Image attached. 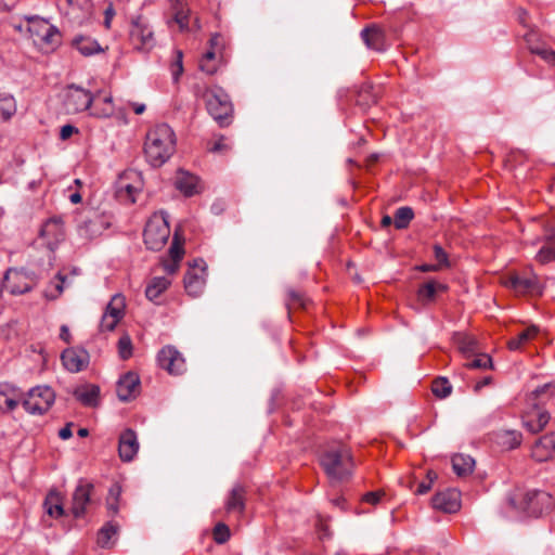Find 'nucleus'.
Instances as JSON below:
<instances>
[{"label":"nucleus","instance_id":"f257e3e1","mask_svg":"<svg viewBox=\"0 0 555 555\" xmlns=\"http://www.w3.org/2000/svg\"><path fill=\"white\" fill-rule=\"evenodd\" d=\"M176 151V135L167 124L151 129L145 139L144 154L153 167L164 165Z\"/></svg>","mask_w":555,"mask_h":555},{"label":"nucleus","instance_id":"f03ea898","mask_svg":"<svg viewBox=\"0 0 555 555\" xmlns=\"http://www.w3.org/2000/svg\"><path fill=\"white\" fill-rule=\"evenodd\" d=\"M320 464L326 475L335 480H345L354 466L350 449L344 444L330 447L320 456Z\"/></svg>","mask_w":555,"mask_h":555},{"label":"nucleus","instance_id":"7ed1b4c3","mask_svg":"<svg viewBox=\"0 0 555 555\" xmlns=\"http://www.w3.org/2000/svg\"><path fill=\"white\" fill-rule=\"evenodd\" d=\"M202 98L208 114L220 127H227L233 119V105L228 93L221 88H207Z\"/></svg>","mask_w":555,"mask_h":555},{"label":"nucleus","instance_id":"20e7f679","mask_svg":"<svg viewBox=\"0 0 555 555\" xmlns=\"http://www.w3.org/2000/svg\"><path fill=\"white\" fill-rule=\"evenodd\" d=\"M99 498L95 496L94 485L87 479H79L73 495L70 512L75 518H81L86 515L88 507L98 505Z\"/></svg>","mask_w":555,"mask_h":555},{"label":"nucleus","instance_id":"39448f33","mask_svg":"<svg viewBox=\"0 0 555 555\" xmlns=\"http://www.w3.org/2000/svg\"><path fill=\"white\" fill-rule=\"evenodd\" d=\"M144 243L151 250H159L170 236V228L163 215L153 216L145 224Z\"/></svg>","mask_w":555,"mask_h":555},{"label":"nucleus","instance_id":"423d86ee","mask_svg":"<svg viewBox=\"0 0 555 555\" xmlns=\"http://www.w3.org/2000/svg\"><path fill=\"white\" fill-rule=\"evenodd\" d=\"M55 400V393L49 386H36L31 388L23 400L24 409L34 415L47 413Z\"/></svg>","mask_w":555,"mask_h":555},{"label":"nucleus","instance_id":"0eeeda50","mask_svg":"<svg viewBox=\"0 0 555 555\" xmlns=\"http://www.w3.org/2000/svg\"><path fill=\"white\" fill-rule=\"evenodd\" d=\"M555 505L553 496L543 490H529L522 495L520 507L528 515L539 517L550 513Z\"/></svg>","mask_w":555,"mask_h":555},{"label":"nucleus","instance_id":"6e6552de","mask_svg":"<svg viewBox=\"0 0 555 555\" xmlns=\"http://www.w3.org/2000/svg\"><path fill=\"white\" fill-rule=\"evenodd\" d=\"M112 224V217L105 212L89 211L78 225V234L82 238L93 240L100 236Z\"/></svg>","mask_w":555,"mask_h":555},{"label":"nucleus","instance_id":"1a4fd4ad","mask_svg":"<svg viewBox=\"0 0 555 555\" xmlns=\"http://www.w3.org/2000/svg\"><path fill=\"white\" fill-rule=\"evenodd\" d=\"M94 101L92 93L75 83L67 87L64 107L67 113L76 114L89 109Z\"/></svg>","mask_w":555,"mask_h":555},{"label":"nucleus","instance_id":"9d476101","mask_svg":"<svg viewBox=\"0 0 555 555\" xmlns=\"http://www.w3.org/2000/svg\"><path fill=\"white\" fill-rule=\"evenodd\" d=\"M130 40L134 49L139 51L147 52L155 46L154 33L141 16L131 23Z\"/></svg>","mask_w":555,"mask_h":555},{"label":"nucleus","instance_id":"9b49d317","mask_svg":"<svg viewBox=\"0 0 555 555\" xmlns=\"http://www.w3.org/2000/svg\"><path fill=\"white\" fill-rule=\"evenodd\" d=\"M143 189L141 173L137 170L125 171L118 181L117 192L120 197H127L131 203H135L137 195Z\"/></svg>","mask_w":555,"mask_h":555},{"label":"nucleus","instance_id":"f8f14e48","mask_svg":"<svg viewBox=\"0 0 555 555\" xmlns=\"http://www.w3.org/2000/svg\"><path fill=\"white\" fill-rule=\"evenodd\" d=\"M158 364L169 374L180 375L185 371V361L182 354L172 346L160 349L157 356Z\"/></svg>","mask_w":555,"mask_h":555},{"label":"nucleus","instance_id":"ddd939ff","mask_svg":"<svg viewBox=\"0 0 555 555\" xmlns=\"http://www.w3.org/2000/svg\"><path fill=\"white\" fill-rule=\"evenodd\" d=\"M140 377L137 373L129 371L121 375L116 384V393L120 401L127 402L140 393Z\"/></svg>","mask_w":555,"mask_h":555},{"label":"nucleus","instance_id":"4468645a","mask_svg":"<svg viewBox=\"0 0 555 555\" xmlns=\"http://www.w3.org/2000/svg\"><path fill=\"white\" fill-rule=\"evenodd\" d=\"M502 285L518 296H541L544 289L542 280H501Z\"/></svg>","mask_w":555,"mask_h":555},{"label":"nucleus","instance_id":"2eb2a0df","mask_svg":"<svg viewBox=\"0 0 555 555\" xmlns=\"http://www.w3.org/2000/svg\"><path fill=\"white\" fill-rule=\"evenodd\" d=\"M433 507L444 513H455L461 507L460 492L455 489H448L438 492L431 499Z\"/></svg>","mask_w":555,"mask_h":555},{"label":"nucleus","instance_id":"dca6fc26","mask_svg":"<svg viewBox=\"0 0 555 555\" xmlns=\"http://www.w3.org/2000/svg\"><path fill=\"white\" fill-rule=\"evenodd\" d=\"M89 353L85 349L68 348L62 352L61 359L65 369L72 373L82 371L89 364Z\"/></svg>","mask_w":555,"mask_h":555},{"label":"nucleus","instance_id":"f3484780","mask_svg":"<svg viewBox=\"0 0 555 555\" xmlns=\"http://www.w3.org/2000/svg\"><path fill=\"white\" fill-rule=\"evenodd\" d=\"M139 451L137 434L131 428H127L119 436L118 453L124 462H131Z\"/></svg>","mask_w":555,"mask_h":555},{"label":"nucleus","instance_id":"a211bd4d","mask_svg":"<svg viewBox=\"0 0 555 555\" xmlns=\"http://www.w3.org/2000/svg\"><path fill=\"white\" fill-rule=\"evenodd\" d=\"M361 38L367 48L377 52H384L387 49L386 34L377 25H371L362 29Z\"/></svg>","mask_w":555,"mask_h":555},{"label":"nucleus","instance_id":"6ab92c4d","mask_svg":"<svg viewBox=\"0 0 555 555\" xmlns=\"http://www.w3.org/2000/svg\"><path fill=\"white\" fill-rule=\"evenodd\" d=\"M246 495L247 490L243 485H234L224 502L225 511L228 513H236L238 515H243L246 507Z\"/></svg>","mask_w":555,"mask_h":555},{"label":"nucleus","instance_id":"aec40b11","mask_svg":"<svg viewBox=\"0 0 555 555\" xmlns=\"http://www.w3.org/2000/svg\"><path fill=\"white\" fill-rule=\"evenodd\" d=\"M555 454V433L541 437L532 448V457L538 462H545Z\"/></svg>","mask_w":555,"mask_h":555},{"label":"nucleus","instance_id":"412c9836","mask_svg":"<svg viewBox=\"0 0 555 555\" xmlns=\"http://www.w3.org/2000/svg\"><path fill=\"white\" fill-rule=\"evenodd\" d=\"M73 395L82 405L94 408L98 406L100 401V387L94 384H87L77 387Z\"/></svg>","mask_w":555,"mask_h":555},{"label":"nucleus","instance_id":"4be33fe9","mask_svg":"<svg viewBox=\"0 0 555 555\" xmlns=\"http://www.w3.org/2000/svg\"><path fill=\"white\" fill-rule=\"evenodd\" d=\"M175 185L184 196L190 197L197 193L198 178L179 169L176 175Z\"/></svg>","mask_w":555,"mask_h":555},{"label":"nucleus","instance_id":"5701e85b","mask_svg":"<svg viewBox=\"0 0 555 555\" xmlns=\"http://www.w3.org/2000/svg\"><path fill=\"white\" fill-rule=\"evenodd\" d=\"M453 340L460 352L466 358H470L480 351L477 339L470 335L456 333Z\"/></svg>","mask_w":555,"mask_h":555},{"label":"nucleus","instance_id":"b1692460","mask_svg":"<svg viewBox=\"0 0 555 555\" xmlns=\"http://www.w3.org/2000/svg\"><path fill=\"white\" fill-rule=\"evenodd\" d=\"M183 254L184 250L182 245L177 241H173L169 248V259L162 262L166 274L173 275L177 273L178 263L182 259Z\"/></svg>","mask_w":555,"mask_h":555},{"label":"nucleus","instance_id":"393cba45","mask_svg":"<svg viewBox=\"0 0 555 555\" xmlns=\"http://www.w3.org/2000/svg\"><path fill=\"white\" fill-rule=\"evenodd\" d=\"M18 404L16 389L9 384H0V411H13Z\"/></svg>","mask_w":555,"mask_h":555},{"label":"nucleus","instance_id":"a878e982","mask_svg":"<svg viewBox=\"0 0 555 555\" xmlns=\"http://www.w3.org/2000/svg\"><path fill=\"white\" fill-rule=\"evenodd\" d=\"M29 29L48 44L54 43L55 39L60 36L59 30L46 21H38Z\"/></svg>","mask_w":555,"mask_h":555},{"label":"nucleus","instance_id":"bb28decb","mask_svg":"<svg viewBox=\"0 0 555 555\" xmlns=\"http://www.w3.org/2000/svg\"><path fill=\"white\" fill-rule=\"evenodd\" d=\"M44 507L51 517L59 518L65 514L64 507H63V499L60 494V492L55 490H51L46 500H44Z\"/></svg>","mask_w":555,"mask_h":555},{"label":"nucleus","instance_id":"cd10ccee","mask_svg":"<svg viewBox=\"0 0 555 555\" xmlns=\"http://www.w3.org/2000/svg\"><path fill=\"white\" fill-rule=\"evenodd\" d=\"M171 9L173 11L172 21L179 25L181 30L188 29L190 10L185 0H171Z\"/></svg>","mask_w":555,"mask_h":555},{"label":"nucleus","instance_id":"c85d7f7f","mask_svg":"<svg viewBox=\"0 0 555 555\" xmlns=\"http://www.w3.org/2000/svg\"><path fill=\"white\" fill-rule=\"evenodd\" d=\"M474 466L475 460L469 455L456 454L452 457L453 470L460 477L469 475Z\"/></svg>","mask_w":555,"mask_h":555},{"label":"nucleus","instance_id":"c756f323","mask_svg":"<svg viewBox=\"0 0 555 555\" xmlns=\"http://www.w3.org/2000/svg\"><path fill=\"white\" fill-rule=\"evenodd\" d=\"M73 46L85 56L102 51L99 42L90 37L78 36L74 38Z\"/></svg>","mask_w":555,"mask_h":555},{"label":"nucleus","instance_id":"7c9ffc66","mask_svg":"<svg viewBox=\"0 0 555 555\" xmlns=\"http://www.w3.org/2000/svg\"><path fill=\"white\" fill-rule=\"evenodd\" d=\"M537 260L542 264L555 260V233L545 236L544 244L537 254Z\"/></svg>","mask_w":555,"mask_h":555},{"label":"nucleus","instance_id":"2f4dec72","mask_svg":"<svg viewBox=\"0 0 555 555\" xmlns=\"http://www.w3.org/2000/svg\"><path fill=\"white\" fill-rule=\"evenodd\" d=\"M356 102L362 108L370 107L372 104L377 102V94L374 92V88L370 83H363L357 90Z\"/></svg>","mask_w":555,"mask_h":555},{"label":"nucleus","instance_id":"473e14b6","mask_svg":"<svg viewBox=\"0 0 555 555\" xmlns=\"http://www.w3.org/2000/svg\"><path fill=\"white\" fill-rule=\"evenodd\" d=\"M119 526L116 522H106L98 532L96 542L101 547H109L111 539L118 533Z\"/></svg>","mask_w":555,"mask_h":555},{"label":"nucleus","instance_id":"72a5a7b5","mask_svg":"<svg viewBox=\"0 0 555 555\" xmlns=\"http://www.w3.org/2000/svg\"><path fill=\"white\" fill-rule=\"evenodd\" d=\"M125 297L116 294L112 297L104 311L105 314L122 320L125 315Z\"/></svg>","mask_w":555,"mask_h":555},{"label":"nucleus","instance_id":"f704fd0d","mask_svg":"<svg viewBox=\"0 0 555 555\" xmlns=\"http://www.w3.org/2000/svg\"><path fill=\"white\" fill-rule=\"evenodd\" d=\"M538 332H539V328L534 325H531V326L525 328L524 331L518 333L516 337L509 339L508 348L511 350L519 349L524 344H526L527 341H529L530 339L535 337Z\"/></svg>","mask_w":555,"mask_h":555},{"label":"nucleus","instance_id":"c9c22d12","mask_svg":"<svg viewBox=\"0 0 555 555\" xmlns=\"http://www.w3.org/2000/svg\"><path fill=\"white\" fill-rule=\"evenodd\" d=\"M436 289H435V280H429L426 283H423L420 285L416 296L417 300L423 305L426 306L430 302H434L436 299Z\"/></svg>","mask_w":555,"mask_h":555},{"label":"nucleus","instance_id":"e433bc0d","mask_svg":"<svg viewBox=\"0 0 555 555\" xmlns=\"http://www.w3.org/2000/svg\"><path fill=\"white\" fill-rule=\"evenodd\" d=\"M434 257L436 260L435 264H424L421 267L423 272L430 270H439L443 267H449L448 254L440 245H434Z\"/></svg>","mask_w":555,"mask_h":555},{"label":"nucleus","instance_id":"4c0bfd02","mask_svg":"<svg viewBox=\"0 0 555 555\" xmlns=\"http://www.w3.org/2000/svg\"><path fill=\"white\" fill-rule=\"evenodd\" d=\"M414 218V211L411 207L404 206L396 210L393 216V223L396 229L402 230L409 227Z\"/></svg>","mask_w":555,"mask_h":555},{"label":"nucleus","instance_id":"58836bf2","mask_svg":"<svg viewBox=\"0 0 555 555\" xmlns=\"http://www.w3.org/2000/svg\"><path fill=\"white\" fill-rule=\"evenodd\" d=\"M170 286V280H153L145 288V295L149 300L155 301Z\"/></svg>","mask_w":555,"mask_h":555},{"label":"nucleus","instance_id":"ea45409f","mask_svg":"<svg viewBox=\"0 0 555 555\" xmlns=\"http://www.w3.org/2000/svg\"><path fill=\"white\" fill-rule=\"evenodd\" d=\"M550 418L551 416L548 412H538L534 418L526 421L525 426L530 433L537 434L544 429V427L548 424Z\"/></svg>","mask_w":555,"mask_h":555},{"label":"nucleus","instance_id":"a19ab883","mask_svg":"<svg viewBox=\"0 0 555 555\" xmlns=\"http://www.w3.org/2000/svg\"><path fill=\"white\" fill-rule=\"evenodd\" d=\"M500 443L507 449H515L520 446L522 440L521 433L517 430H503L499 435Z\"/></svg>","mask_w":555,"mask_h":555},{"label":"nucleus","instance_id":"79ce46f5","mask_svg":"<svg viewBox=\"0 0 555 555\" xmlns=\"http://www.w3.org/2000/svg\"><path fill=\"white\" fill-rule=\"evenodd\" d=\"M433 393L440 399L449 397L452 392V386L446 377H438L431 385Z\"/></svg>","mask_w":555,"mask_h":555},{"label":"nucleus","instance_id":"37998d69","mask_svg":"<svg viewBox=\"0 0 555 555\" xmlns=\"http://www.w3.org/2000/svg\"><path fill=\"white\" fill-rule=\"evenodd\" d=\"M207 263L204 259L197 258L189 263V270L184 278H203L207 275Z\"/></svg>","mask_w":555,"mask_h":555},{"label":"nucleus","instance_id":"c03bdc74","mask_svg":"<svg viewBox=\"0 0 555 555\" xmlns=\"http://www.w3.org/2000/svg\"><path fill=\"white\" fill-rule=\"evenodd\" d=\"M16 112L14 98L11 95L0 98V117L10 119Z\"/></svg>","mask_w":555,"mask_h":555},{"label":"nucleus","instance_id":"a18cd8bd","mask_svg":"<svg viewBox=\"0 0 555 555\" xmlns=\"http://www.w3.org/2000/svg\"><path fill=\"white\" fill-rule=\"evenodd\" d=\"M475 359L465 363V366L468 369H488L492 367V360L489 354L481 353L480 351L477 354H474Z\"/></svg>","mask_w":555,"mask_h":555},{"label":"nucleus","instance_id":"49530a36","mask_svg":"<svg viewBox=\"0 0 555 555\" xmlns=\"http://www.w3.org/2000/svg\"><path fill=\"white\" fill-rule=\"evenodd\" d=\"M185 292L191 297L199 296L205 287V280H183Z\"/></svg>","mask_w":555,"mask_h":555},{"label":"nucleus","instance_id":"de8ad7c7","mask_svg":"<svg viewBox=\"0 0 555 555\" xmlns=\"http://www.w3.org/2000/svg\"><path fill=\"white\" fill-rule=\"evenodd\" d=\"M214 540L217 544H223L230 539V529L223 522H218L212 531Z\"/></svg>","mask_w":555,"mask_h":555},{"label":"nucleus","instance_id":"09e8293b","mask_svg":"<svg viewBox=\"0 0 555 555\" xmlns=\"http://www.w3.org/2000/svg\"><path fill=\"white\" fill-rule=\"evenodd\" d=\"M118 353L122 360H127L132 356V341L128 335H124L118 340Z\"/></svg>","mask_w":555,"mask_h":555},{"label":"nucleus","instance_id":"8fccbe9b","mask_svg":"<svg viewBox=\"0 0 555 555\" xmlns=\"http://www.w3.org/2000/svg\"><path fill=\"white\" fill-rule=\"evenodd\" d=\"M121 320L103 313L99 328L100 332H113Z\"/></svg>","mask_w":555,"mask_h":555},{"label":"nucleus","instance_id":"3c124183","mask_svg":"<svg viewBox=\"0 0 555 555\" xmlns=\"http://www.w3.org/2000/svg\"><path fill=\"white\" fill-rule=\"evenodd\" d=\"M307 302V298L297 291L288 292V301L287 306L291 307H301L305 308Z\"/></svg>","mask_w":555,"mask_h":555},{"label":"nucleus","instance_id":"603ef678","mask_svg":"<svg viewBox=\"0 0 555 555\" xmlns=\"http://www.w3.org/2000/svg\"><path fill=\"white\" fill-rule=\"evenodd\" d=\"M530 51L533 54L540 55L543 60L548 63H555V51L545 47H530Z\"/></svg>","mask_w":555,"mask_h":555},{"label":"nucleus","instance_id":"864d4df0","mask_svg":"<svg viewBox=\"0 0 555 555\" xmlns=\"http://www.w3.org/2000/svg\"><path fill=\"white\" fill-rule=\"evenodd\" d=\"M385 493L383 491H372V492H367L365 493L363 496H362V501L363 502H366L369 504H372V505H376L379 501H380V498L384 495Z\"/></svg>","mask_w":555,"mask_h":555},{"label":"nucleus","instance_id":"5fc2aeb1","mask_svg":"<svg viewBox=\"0 0 555 555\" xmlns=\"http://www.w3.org/2000/svg\"><path fill=\"white\" fill-rule=\"evenodd\" d=\"M182 57H183L182 51L177 50L176 51V61L173 63V69H172V75L176 79L183 72Z\"/></svg>","mask_w":555,"mask_h":555},{"label":"nucleus","instance_id":"6e6d98bb","mask_svg":"<svg viewBox=\"0 0 555 555\" xmlns=\"http://www.w3.org/2000/svg\"><path fill=\"white\" fill-rule=\"evenodd\" d=\"M114 113L113 106H104L100 108L99 106H95L91 115L99 117V118H107L111 117Z\"/></svg>","mask_w":555,"mask_h":555},{"label":"nucleus","instance_id":"4d7b16f0","mask_svg":"<svg viewBox=\"0 0 555 555\" xmlns=\"http://www.w3.org/2000/svg\"><path fill=\"white\" fill-rule=\"evenodd\" d=\"M120 495H121V486L119 483L115 482L109 488L106 500L119 501Z\"/></svg>","mask_w":555,"mask_h":555},{"label":"nucleus","instance_id":"13d9d810","mask_svg":"<svg viewBox=\"0 0 555 555\" xmlns=\"http://www.w3.org/2000/svg\"><path fill=\"white\" fill-rule=\"evenodd\" d=\"M78 132V129L75 127V126H72V125H64L62 128H61V131H60V138L62 140H67L69 139L74 133H77Z\"/></svg>","mask_w":555,"mask_h":555},{"label":"nucleus","instance_id":"bf43d9fd","mask_svg":"<svg viewBox=\"0 0 555 555\" xmlns=\"http://www.w3.org/2000/svg\"><path fill=\"white\" fill-rule=\"evenodd\" d=\"M199 68L202 72L214 75L217 72V64L215 61L208 62V61H201Z\"/></svg>","mask_w":555,"mask_h":555},{"label":"nucleus","instance_id":"052dcab7","mask_svg":"<svg viewBox=\"0 0 555 555\" xmlns=\"http://www.w3.org/2000/svg\"><path fill=\"white\" fill-rule=\"evenodd\" d=\"M73 423H67L63 428L59 431V437L63 440L69 439L73 436L72 433Z\"/></svg>","mask_w":555,"mask_h":555},{"label":"nucleus","instance_id":"680f3d73","mask_svg":"<svg viewBox=\"0 0 555 555\" xmlns=\"http://www.w3.org/2000/svg\"><path fill=\"white\" fill-rule=\"evenodd\" d=\"M230 147L223 143V137H220L215 143L214 145L210 147V151L211 152H223V151H228Z\"/></svg>","mask_w":555,"mask_h":555},{"label":"nucleus","instance_id":"e2e57ef3","mask_svg":"<svg viewBox=\"0 0 555 555\" xmlns=\"http://www.w3.org/2000/svg\"><path fill=\"white\" fill-rule=\"evenodd\" d=\"M104 15H105V17H104V26L106 28H109L111 27L112 18L115 15V11H114L113 5H109L108 8H106V10L104 12Z\"/></svg>","mask_w":555,"mask_h":555},{"label":"nucleus","instance_id":"0e129e2a","mask_svg":"<svg viewBox=\"0 0 555 555\" xmlns=\"http://www.w3.org/2000/svg\"><path fill=\"white\" fill-rule=\"evenodd\" d=\"M118 502L119 501L106 500V507H107V509H108V512L111 513L112 516L117 515L118 512H119Z\"/></svg>","mask_w":555,"mask_h":555},{"label":"nucleus","instance_id":"69168bd1","mask_svg":"<svg viewBox=\"0 0 555 555\" xmlns=\"http://www.w3.org/2000/svg\"><path fill=\"white\" fill-rule=\"evenodd\" d=\"M431 486L433 485L430 483V481H422L417 486L415 493L416 494H425L431 489Z\"/></svg>","mask_w":555,"mask_h":555},{"label":"nucleus","instance_id":"338daca9","mask_svg":"<svg viewBox=\"0 0 555 555\" xmlns=\"http://www.w3.org/2000/svg\"><path fill=\"white\" fill-rule=\"evenodd\" d=\"M527 17H528V12L525 10V9H518L517 10V18H518V22L524 25L525 27H527Z\"/></svg>","mask_w":555,"mask_h":555},{"label":"nucleus","instance_id":"774afa93","mask_svg":"<svg viewBox=\"0 0 555 555\" xmlns=\"http://www.w3.org/2000/svg\"><path fill=\"white\" fill-rule=\"evenodd\" d=\"M60 338L62 340H64L65 343H69L70 333H69V330H68L67 325H62L61 326Z\"/></svg>","mask_w":555,"mask_h":555}]
</instances>
